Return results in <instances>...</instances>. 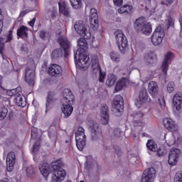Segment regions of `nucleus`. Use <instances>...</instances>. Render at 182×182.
<instances>
[{
	"label": "nucleus",
	"instance_id": "obj_25",
	"mask_svg": "<svg viewBox=\"0 0 182 182\" xmlns=\"http://www.w3.org/2000/svg\"><path fill=\"white\" fill-rule=\"evenodd\" d=\"M182 104V95L181 93H176L173 98V105L176 110L180 111Z\"/></svg>",
	"mask_w": 182,
	"mask_h": 182
},
{
	"label": "nucleus",
	"instance_id": "obj_35",
	"mask_svg": "<svg viewBox=\"0 0 182 182\" xmlns=\"http://www.w3.org/2000/svg\"><path fill=\"white\" fill-rule=\"evenodd\" d=\"M144 59L148 63H156L157 62V55L156 53H147L145 54Z\"/></svg>",
	"mask_w": 182,
	"mask_h": 182
},
{
	"label": "nucleus",
	"instance_id": "obj_6",
	"mask_svg": "<svg viewBox=\"0 0 182 182\" xmlns=\"http://www.w3.org/2000/svg\"><path fill=\"white\" fill-rule=\"evenodd\" d=\"M88 129L90 132V137L92 141H97L103 137L102 132V128L99 126V124L95 120H90L88 124Z\"/></svg>",
	"mask_w": 182,
	"mask_h": 182
},
{
	"label": "nucleus",
	"instance_id": "obj_1",
	"mask_svg": "<svg viewBox=\"0 0 182 182\" xmlns=\"http://www.w3.org/2000/svg\"><path fill=\"white\" fill-rule=\"evenodd\" d=\"M63 167H65V164L62 160L58 159L52 162L51 165L48 163L40 164L38 168L43 177H48L53 169L54 173L52 176V181L62 182L66 177V171L63 169Z\"/></svg>",
	"mask_w": 182,
	"mask_h": 182
},
{
	"label": "nucleus",
	"instance_id": "obj_31",
	"mask_svg": "<svg viewBox=\"0 0 182 182\" xmlns=\"http://www.w3.org/2000/svg\"><path fill=\"white\" fill-rule=\"evenodd\" d=\"M133 11V6L129 4H124L118 9L119 14H126L130 15Z\"/></svg>",
	"mask_w": 182,
	"mask_h": 182
},
{
	"label": "nucleus",
	"instance_id": "obj_10",
	"mask_svg": "<svg viewBox=\"0 0 182 182\" xmlns=\"http://www.w3.org/2000/svg\"><path fill=\"white\" fill-rule=\"evenodd\" d=\"M112 107L116 113H119V114H122L123 109H124L123 97L121 95H116L114 98Z\"/></svg>",
	"mask_w": 182,
	"mask_h": 182
},
{
	"label": "nucleus",
	"instance_id": "obj_7",
	"mask_svg": "<svg viewBox=\"0 0 182 182\" xmlns=\"http://www.w3.org/2000/svg\"><path fill=\"white\" fill-rule=\"evenodd\" d=\"M75 141L78 150L82 151L85 149V146H86V135L85 134V129L83 127H78L75 132Z\"/></svg>",
	"mask_w": 182,
	"mask_h": 182
},
{
	"label": "nucleus",
	"instance_id": "obj_13",
	"mask_svg": "<svg viewBox=\"0 0 182 182\" xmlns=\"http://www.w3.org/2000/svg\"><path fill=\"white\" fill-rule=\"evenodd\" d=\"M48 73L54 77H60L63 73V69L58 64H51L48 68Z\"/></svg>",
	"mask_w": 182,
	"mask_h": 182
},
{
	"label": "nucleus",
	"instance_id": "obj_29",
	"mask_svg": "<svg viewBox=\"0 0 182 182\" xmlns=\"http://www.w3.org/2000/svg\"><path fill=\"white\" fill-rule=\"evenodd\" d=\"M27 177L29 178H35L36 177V168L33 165H30L26 168Z\"/></svg>",
	"mask_w": 182,
	"mask_h": 182
},
{
	"label": "nucleus",
	"instance_id": "obj_32",
	"mask_svg": "<svg viewBox=\"0 0 182 182\" xmlns=\"http://www.w3.org/2000/svg\"><path fill=\"white\" fill-rule=\"evenodd\" d=\"M14 102L20 107H25L26 106V101L23 100V97L21 95L15 96Z\"/></svg>",
	"mask_w": 182,
	"mask_h": 182
},
{
	"label": "nucleus",
	"instance_id": "obj_55",
	"mask_svg": "<svg viewBox=\"0 0 182 182\" xmlns=\"http://www.w3.org/2000/svg\"><path fill=\"white\" fill-rule=\"evenodd\" d=\"M159 103L161 105V107H165V106H166V101L164 100V98H162V102L159 100Z\"/></svg>",
	"mask_w": 182,
	"mask_h": 182
},
{
	"label": "nucleus",
	"instance_id": "obj_52",
	"mask_svg": "<svg viewBox=\"0 0 182 182\" xmlns=\"http://www.w3.org/2000/svg\"><path fill=\"white\" fill-rule=\"evenodd\" d=\"M35 22H36V18L34 17L31 21L28 22V25L31 28H33L35 26Z\"/></svg>",
	"mask_w": 182,
	"mask_h": 182
},
{
	"label": "nucleus",
	"instance_id": "obj_3",
	"mask_svg": "<svg viewBox=\"0 0 182 182\" xmlns=\"http://www.w3.org/2000/svg\"><path fill=\"white\" fill-rule=\"evenodd\" d=\"M58 43H59L60 48H55L52 51L50 55L52 60H58V59L62 58V56L68 58L70 53L72 44L66 37L63 36L58 37Z\"/></svg>",
	"mask_w": 182,
	"mask_h": 182
},
{
	"label": "nucleus",
	"instance_id": "obj_27",
	"mask_svg": "<svg viewBox=\"0 0 182 182\" xmlns=\"http://www.w3.org/2000/svg\"><path fill=\"white\" fill-rule=\"evenodd\" d=\"M28 32H29V28L28 27L21 26L17 30V36L21 39H23V38H28L29 34Z\"/></svg>",
	"mask_w": 182,
	"mask_h": 182
},
{
	"label": "nucleus",
	"instance_id": "obj_40",
	"mask_svg": "<svg viewBox=\"0 0 182 182\" xmlns=\"http://www.w3.org/2000/svg\"><path fill=\"white\" fill-rule=\"evenodd\" d=\"M70 2L74 9H80L82 8V0H70Z\"/></svg>",
	"mask_w": 182,
	"mask_h": 182
},
{
	"label": "nucleus",
	"instance_id": "obj_22",
	"mask_svg": "<svg viewBox=\"0 0 182 182\" xmlns=\"http://www.w3.org/2000/svg\"><path fill=\"white\" fill-rule=\"evenodd\" d=\"M59 6V12L64 15V16H70V10L69 9V5L66 1H60L58 2Z\"/></svg>",
	"mask_w": 182,
	"mask_h": 182
},
{
	"label": "nucleus",
	"instance_id": "obj_36",
	"mask_svg": "<svg viewBox=\"0 0 182 182\" xmlns=\"http://www.w3.org/2000/svg\"><path fill=\"white\" fill-rule=\"evenodd\" d=\"M91 68L93 71L95 70H102L100 69V65H99V58H97V56H93L91 59Z\"/></svg>",
	"mask_w": 182,
	"mask_h": 182
},
{
	"label": "nucleus",
	"instance_id": "obj_19",
	"mask_svg": "<svg viewBox=\"0 0 182 182\" xmlns=\"http://www.w3.org/2000/svg\"><path fill=\"white\" fill-rule=\"evenodd\" d=\"M100 112L102 116L101 118V123L104 125L107 124V123H109V107L106 104L102 105L101 106Z\"/></svg>",
	"mask_w": 182,
	"mask_h": 182
},
{
	"label": "nucleus",
	"instance_id": "obj_46",
	"mask_svg": "<svg viewBox=\"0 0 182 182\" xmlns=\"http://www.w3.org/2000/svg\"><path fill=\"white\" fill-rule=\"evenodd\" d=\"M105 79H106V73L102 72V70H100L99 82L103 83V82H105Z\"/></svg>",
	"mask_w": 182,
	"mask_h": 182
},
{
	"label": "nucleus",
	"instance_id": "obj_56",
	"mask_svg": "<svg viewBox=\"0 0 182 182\" xmlns=\"http://www.w3.org/2000/svg\"><path fill=\"white\" fill-rule=\"evenodd\" d=\"M28 11L25 10V11H23L20 13V17L21 18H23V16H25V15H26V14H28Z\"/></svg>",
	"mask_w": 182,
	"mask_h": 182
},
{
	"label": "nucleus",
	"instance_id": "obj_39",
	"mask_svg": "<svg viewBox=\"0 0 182 182\" xmlns=\"http://www.w3.org/2000/svg\"><path fill=\"white\" fill-rule=\"evenodd\" d=\"M109 56L112 62H115L116 63H119L120 62V55L114 51L110 53Z\"/></svg>",
	"mask_w": 182,
	"mask_h": 182
},
{
	"label": "nucleus",
	"instance_id": "obj_43",
	"mask_svg": "<svg viewBox=\"0 0 182 182\" xmlns=\"http://www.w3.org/2000/svg\"><path fill=\"white\" fill-rule=\"evenodd\" d=\"M174 89H176V84L174 82H169L167 85V91L169 93H173V92H174Z\"/></svg>",
	"mask_w": 182,
	"mask_h": 182
},
{
	"label": "nucleus",
	"instance_id": "obj_51",
	"mask_svg": "<svg viewBox=\"0 0 182 182\" xmlns=\"http://www.w3.org/2000/svg\"><path fill=\"white\" fill-rule=\"evenodd\" d=\"M113 4L115 6H122L123 5V0H113Z\"/></svg>",
	"mask_w": 182,
	"mask_h": 182
},
{
	"label": "nucleus",
	"instance_id": "obj_5",
	"mask_svg": "<svg viewBox=\"0 0 182 182\" xmlns=\"http://www.w3.org/2000/svg\"><path fill=\"white\" fill-rule=\"evenodd\" d=\"M114 35L119 52H121L122 55H124L129 49V41H127V37H126L122 30H117L114 33Z\"/></svg>",
	"mask_w": 182,
	"mask_h": 182
},
{
	"label": "nucleus",
	"instance_id": "obj_11",
	"mask_svg": "<svg viewBox=\"0 0 182 182\" xmlns=\"http://www.w3.org/2000/svg\"><path fill=\"white\" fill-rule=\"evenodd\" d=\"M90 28L96 31L99 26V15H97V10L95 8L90 9Z\"/></svg>",
	"mask_w": 182,
	"mask_h": 182
},
{
	"label": "nucleus",
	"instance_id": "obj_30",
	"mask_svg": "<svg viewBox=\"0 0 182 182\" xmlns=\"http://www.w3.org/2000/svg\"><path fill=\"white\" fill-rule=\"evenodd\" d=\"M117 80V77L114 74L110 73L107 75V80H106L105 85L108 87H112V86H114L116 85V82Z\"/></svg>",
	"mask_w": 182,
	"mask_h": 182
},
{
	"label": "nucleus",
	"instance_id": "obj_9",
	"mask_svg": "<svg viewBox=\"0 0 182 182\" xmlns=\"http://www.w3.org/2000/svg\"><path fill=\"white\" fill-rule=\"evenodd\" d=\"M74 28L75 29L77 33L83 36L85 39H90L92 38V34L90 32L87 31V28L85 27V24H83V21H76L74 25Z\"/></svg>",
	"mask_w": 182,
	"mask_h": 182
},
{
	"label": "nucleus",
	"instance_id": "obj_14",
	"mask_svg": "<svg viewBox=\"0 0 182 182\" xmlns=\"http://www.w3.org/2000/svg\"><path fill=\"white\" fill-rule=\"evenodd\" d=\"M16 162V155H15V152L11 151L8 154L6 163V169L7 171L11 173L12 170H14V167L15 166V163Z\"/></svg>",
	"mask_w": 182,
	"mask_h": 182
},
{
	"label": "nucleus",
	"instance_id": "obj_60",
	"mask_svg": "<svg viewBox=\"0 0 182 182\" xmlns=\"http://www.w3.org/2000/svg\"><path fill=\"white\" fill-rule=\"evenodd\" d=\"M180 25H181L180 36H181L182 38V20H180Z\"/></svg>",
	"mask_w": 182,
	"mask_h": 182
},
{
	"label": "nucleus",
	"instance_id": "obj_4",
	"mask_svg": "<svg viewBox=\"0 0 182 182\" xmlns=\"http://www.w3.org/2000/svg\"><path fill=\"white\" fill-rule=\"evenodd\" d=\"M134 29L138 33H143L144 35H149L151 33L152 28L151 23H146L144 18L140 17L134 23Z\"/></svg>",
	"mask_w": 182,
	"mask_h": 182
},
{
	"label": "nucleus",
	"instance_id": "obj_8",
	"mask_svg": "<svg viewBox=\"0 0 182 182\" xmlns=\"http://www.w3.org/2000/svg\"><path fill=\"white\" fill-rule=\"evenodd\" d=\"M164 28L161 26H158L154 31L151 41L154 46H159L163 43V38H164Z\"/></svg>",
	"mask_w": 182,
	"mask_h": 182
},
{
	"label": "nucleus",
	"instance_id": "obj_18",
	"mask_svg": "<svg viewBox=\"0 0 182 182\" xmlns=\"http://www.w3.org/2000/svg\"><path fill=\"white\" fill-rule=\"evenodd\" d=\"M178 157H180V149H175L170 151L168 160V164L171 166H176L177 161H178Z\"/></svg>",
	"mask_w": 182,
	"mask_h": 182
},
{
	"label": "nucleus",
	"instance_id": "obj_2",
	"mask_svg": "<svg viewBox=\"0 0 182 182\" xmlns=\"http://www.w3.org/2000/svg\"><path fill=\"white\" fill-rule=\"evenodd\" d=\"M85 38H81L77 41V45L80 47L75 53H74V59L75 60H77L78 64H77V67L78 69H83L85 68V65L89 62V57L86 55V50L89 48V45L87 44V41ZM77 55H78V60H77Z\"/></svg>",
	"mask_w": 182,
	"mask_h": 182
},
{
	"label": "nucleus",
	"instance_id": "obj_54",
	"mask_svg": "<svg viewBox=\"0 0 182 182\" xmlns=\"http://www.w3.org/2000/svg\"><path fill=\"white\" fill-rule=\"evenodd\" d=\"M174 144H176V140H174V139L171 140V141L167 144V145H168L169 147H171V146H174Z\"/></svg>",
	"mask_w": 182,
	"mask_h": 182
},
{
	"label": "nucleus",
	"instance_id": "obj_44",
	"mask_svg": "<svg viewBox=\"0 0 182 182\" xmlns=\"http://www.w3.org/2000/svg\"><path fill=\"white\" fill-rule=\"evenodd\" d=\"M40 149H41V142L37 141L34 143L33 146V151H32L33 154H36V153L39 151Z\"/></svg>",
	"mask_w": 182,
	"mask_h": 182
},
{
	"label": "nucleus",
	"instance_id": "obj_26",
	"mask_svg": "<svg viewBox=\"0 0 182 182\" xmlns=\"http://www.w3.org/2000/svg\"><path fill=\"white\" fill-rule=\"evenodd\" d=\"M149 100V94L147 93V90L142 88L139 95L138 103L139 105H143Z\"/></svg>",
	"mask_w": 182,
	"mask_h": 182
},
{
	"label": "nucleus",
	"instance_id": "obj_16",
	"mask_svg": "<svg viewBox=\"0 0 182 182\" xmlns=\"http://www.w3.org/2000/svg\"><path fill=\"white\" fill-rule=\"evenodd\" d=\"M174 58V53L171 51H168L165 55L164 60L162 63V71L164 75H167V71L168 70V65L171 63V60Z\"/></svg>",
	"mask_w": 182,
	"mask_h": 182
},
{
	"label": "nucleus",
	"instance_id": "obj_38",
	"mask_svg": "<svg viewBox=\"0 0 182 182\" xmlns=\"http://www.w3.org/2000/svg\"><path fill=\"white\" fill-rule=\"evenodd\" d=\"M39 36L42 41H48V39H50V33L45 30H41L39 33Z\"/></svg>",
	"mask_w": 182,
	"mask_h": 182
},
{
	"label": "nucleus",
	"instance_id": "obj_58",
	"mask_svg": "<svg viewBox=\"0 0 182 182\" xmlns=\"http://www.w3.org/2000/svg\"><path fill=\"white\" fill-rule=\"evenodd\" d=\"M3 28H4V21H0V33H2Z\"/></svg>",
	"mask_w": 182,
	"mask_h": 182
},
{
	"label": "nucleus",
	"instance_id": "obj_24",
	"mask_svg": "<svg viewBox=\"0 0 182 182\" xmlns=\"http://www.w3.org/2000/svg\"><path fill=\"white\" fill-rule=\"evenodd\" d=\"M164 126L169 130V132H176L177 131V127H176V124H174V122L168 118H165L164 119Z\"/></svg>",
	"mask_w": 182,
	"mask_h": 182
},
{
	"label": "nucleus",
	"instance_id": "obj_59",
	"mask_svg": "<svg viewBox=\"0 0 182 182\" xmlns=\"http://www.w3.org/2000/svg\"><path fill=\"white\" fill-rule=\"evenodd\" d=\"M50 16H52V18H55L56 16V11L55 10L52 11Z\"/></svg>",
	"mask_w": 182,
	"mask_h": 182
},
{
	"label": "nucleus",
	"instance_id": "obj_49",
	"mask_svg": "<svg viewBox=\"0 0 182 182\" xmlns=\"http://www.w3.org/2000/svg\"><path fill=\"white\" fill-rule=\"evenodd\" d=\"M173 2H174V0H164L161 4L162 5H166V6H170V5H172Z\"/></svg>",
	"mask_w": 182,
	"mask_h": 182
},
{
	"label": "nucleus",
	"instance_id": "obj_12",
	"mask_svg": "<svg viewBox=\"0 0 182 182\" xmlns=\"http://www.w3.org/2000/svg\"><path fill=\"white\" fill-rule=\"evenodd\" d=\"M156 178V169L149 168L143 173L141 182H153Z\"/></svg>",
	"mask_w": 182,
	"mask_h": 182
},
{
	"label": "nucleus",
	"instance_id": "obj_28",
	"mask_svg": "<svg viewBox=\"0 0 182 182\" xmlns=\"http://www.w3.org/2000/svg\"><path fill=\"white\" fill-rule=\"evenodd\" d=\"M148 91L150 95L154 97V96H156L159 92V86L157 85V82L151 81L148 85Z\"/></svg>",
	"mask_w": 182,
	"mask_h": 182
},
{
	"label": "nucleus",
	"instance_id": "obj_48",
	"mask_svg": "<svg viewBox=\"0 0 182 182\" xmlns=\"http://www.w3.org/2000/svg\"><path fill=\"white\" fill-rule=\"evenodd\" d=\"M164 154H166V151H164V149L157 148L156 155L158 156V157H163Z\"/></svg>",
	"mask_w": 182,
	"mask_h": 182
},
{
	"label": "nucleus",
	"instance_id": "obj_47",
	"mask_svg": "<svg viewBox=\"0 0 182 182\" xmlns=\"http://www.w3.org/2000/svg\"><path fill=\"white\" fill-rule=\"evenodd\" d=\"M31 136V139H36L38 137V129L35 128L32 129Z\"/></svg>",
	"mask_w": 182,
	"mask_h": 182
},
{
	"label": "nucleus",
	"instance_id": "obj_15",
	"mask_svg": "<svg viewBox=\"0 0 182 182\" xmlns=\"http://www.w3.org/2000/svg\"><path fill=\"white\" fill-rule=\"evenodd\" d=\"M56 92L55 91H50L48 92L46 102V112L50 110L52 106L56 103Z\"/></svg>",
	"mask_w": 182,
	"mask_h": 182
},
{
	"label": "nucleus",
	"instance_id": "obj_20",
	"mask_svg": "<svg viewBox=\"0 0 182 182\" xmlns=\"http://www.w3.org/2000/svg\"><path fill=\"white\" fill-rule=\"evenodd\" d=\"M134 117V126L135 127L144 126V122H143V117H144V114L141 112H137L132 114Z\"/></svg>",
	"mask_w": 182,
	"mask_h": 182
},
{
	"label": "nucleus",
	"instance_id": "obj_45",
	"mask_svg": "<svg viewBox=\"0 0 182 182\" xmlns=\"http://www.w3.org/2000/svg\"><path fill=\"white\" fill-rule=\"evenodd\" d=\"M174 182H182V172L178 171L176 173L173 179Z\"/></svg>",
	"mask_w": 182,
	"mask_h": 182
},
{
	"label": "nucleus",
	"instance_id": "obj_42",
	"mask_svg": "<svg viewBox=\"0 0 182 182\" xmlns=\"http://www.w3.org/2000/svg\"><path fill=\"white\" fill-rule=\"evenodd\" d=\"M8 114V109L5 107H1L0 109V120H4Z\"/></svg>",
	"mask_w": 182,
	"mask_h": 182
},
{
	"label": "nucleus",
	"instance_id": "obj_64",
	"mask_svg": "<svg viewBox=\"0 0 182 182\" xmlns=\"http://www.w3.org/2000/svg\"><path fill=\"white\" fill-rule=\"evenodd\" d=\"M105 150H109V149H110V147L107 146V147H105Z\"/></svg>",
	"mask_w": 182,
	"mask_h": 182
},
{
	"label": "nucleus",
	"instance_id": "obj_50",
	"mask_svg": "<svg viewBox=\"0 0 182 182\" xmlns=\"http://www.w3.org/2000/svg\"><path fill=\"white\" fill-rule=\"evenodd\" d=\"M114 137H120L122 136V131L119 129H114Z\"/></svg>",
	"mask_w": 182,
	"mask_h": 182
},
{
	"label": "nucleus",
	"instance_id": "obj_21",
	"mask_svg": "<svg viewBox=\"0 0 182 182\" xmlns=\"http://www.w3.org/2000/svg\"><path fill=\"white\" fill-rule=\"evenodd\" d=\"M25 80L29 86H33V85H35V73L28 68H26Z\"/></svg>",
	"mask_w": 182,
	"mask_h": 182
},
{
	"label": "nucleus",
	"instance_id": "obj_17",
	"mask_svg": "<svg viewBox=\"0 0 182 182\" xmlns=\"http://www.w3.org/2000/svg\"><path fill=\"white\" fill-rule=\"evenodd\" d=\"M63 97L61 103H67L70 105H73V103H75V95H73V93L69 89L63 90Z\"/></svg>",
	"mask_w": 182,
	"mask_h": 182
},
{
	"label": "nucleus",
	"instance_id": "obj_62",
	"mask_svg": "<svg viewBox=\"0 0 182 182\" xmlns=\"http://www.w3.org/2000/svg\"><path fill=\"white\" fill-rule=\"evenodd\" d=\"M4 77H2V75H0V87H2V80H3Z\"/></svg>",
	"mask_w": 182,
	"mask_h": 182
},
{
	"label": "nucleus",
	"instance_id": "obj_61",
	"mask_svg": "<svg viewBox=\"0 0 182 182\" xmlns=\"http://www.w3.org/2000/svg\"><path fill=\"white\" fill-rule=\"evenodd\" d=\"M0 182H9V179L7 178H5L2 180H0Z\"/></svg>",
	"mask_w": 182,
	"mask_h": 182
},
{
	"label": "nucleus",
	"instance_id": "obj_33",
	"mask_svg": "<svg viewBox=\"0 0 182 182\" xmlns=\"http://www.w3.org/2000/svg\"><path fill=\"white\" fill-rule=\"evenodd\" d=\"M5 38L0 36V55L2 56L3 59H6V54L5 53Z\"/></svg>",
	"mask_w": 182,
	"mask_h": 182
},
{
	"label": "nucleus",
	"instance_id": "obj_57",
	"mask_svg": "<svg viewBox=\"0 0 182 182\" xmlns=\"http://www.w3.org/2000/svg\"><path fill=\"white\" fill-rule=\"evenodd\" d=\"M0 22H4V15H2V10L0 9Z\"/></svg>",
	"mask_w": 182,
	"mask_h": 182
},
{
	"label": "nucleus",
	"instance_id": "obj_23",
	"mask_svg": "<svg viewBox=\"0 0 182 182\" xmlns=\"http://www.w3.org/2000/svg\"><path fill=\"white\" fill-rule=\"evenodd\" d=\"M61 110L65 117H70V114L73 113V107L72 104L62 103Z\"/></svg>",
	"mask_w": 182,
	"mask_h": 182
},
{
	"label": "nucleus",
	"instance_id": "obj_63",
	"mask_svg": "<svg viewBox=\"0 0 182 182\" xmlns=\"http://www.w3.org/2000/svg\"><path fill=\"white\" fill-rule=\"evenodd\" d=\"M48 82H50V78H47L46 80V83H48Z\"/></svg>",
	"mask_w": 182,
	"mask_h": 182
},
{
	"label": "nucleus",
	"instance_id": "obj_34",
	"mask_svg": "<svg viewBox=\"0 0 182 182\" xmlns=\"http://www.w3.org/2000/svg\"><path fill=\"white\" fill-rule=\"evenodd\" d=\"M127 83V78L123 77L121 80H119V82H117L115 86V91L116 92H120L126 86Z\"/></svg>",
	"mask_w": 182,
	"mask_h": 182
},
{
	"label": "nucleus",
	"instance_id": "obj_41",
	"mask_svg": "<svg viewBox=\"0 0 182 182\" xmlns=\"http://www.w3.org/2000/svg\"><path fill=\"white\" fill-rule=\"evenodd\" d=\"M14 28H11L9 31L8 33L6 34V38H5V42L6 43H9L12 42L14 40Z\"/></svg>",
	"mask_w": 182,
	"mask_h": 182
},
{
	"label": "nucleus",
	"instance_id": "obj_37",
	"mask_svg": "<svg viewBox=\"0 0 182 182\" xmlns=\"http://www.w3.org/2000/svg\"><path fill=\"white\" fill-rule=\"evenodd\" d=\"M146 147L150 150V151H154V153L157 151V144L153 139L148 140Z\"/></svg>",
	"mask_w": 182,
	"mask_h": 182
},
{
	"label": "nucleus",
	"instance_id": "obj_53",
	"mask_svg": "<svg viewBox=\"0 0 182 182\" xmlns=\"http://www.w3.org/2000/svg\"><path fill=\"white\" fill-rule=\"evenodd\" d=\"M167 25L168 26H174V20L171 18H169L168 19V22H167Z\"/></svg>",
	"mask_w": 182,
	"mask_h": 182
}]
</instances>
